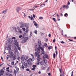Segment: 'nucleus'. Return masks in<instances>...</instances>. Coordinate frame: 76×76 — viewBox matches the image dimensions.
Listing matches in <instances>:
<instances>
[{"instance_id":"obj_1","label":"nucleus","mask_w":76,"mask_h":76,"mask_svg":"<svg viewBox=\"0 0 76 76\" xmlns=\"http://www.w3.org/2000/svg\"><path fill=\"white\" fill-rule=\"evenodd\" d=\"M36 52L34 53V56L35 57H38L37 58V60L38 61H40V58H39V53H40V52H41V50H39V49H35Z\"/></svg>"},{"instance_id":"obj_2","label":"nucleus","mask_w":76,"mask_h":76,"mask_svg":"<svg viewBox=\"0 0 76 76\" xmlns=\"http://www.w3.org/2000/svg\"><path fill=\"white\" fill-rule=\"evenodd\" d=\"M38 44L39 45V47H38V48L37 49H39V50H41L43 52H42L41 53V54H45V52H44V47H41V40H38Z\"/></svg>"},{"instance_id":"obj_3","label":"nucleus","mask_w":76,"mask_h":76,"mask_svg":"<svg viewBox=\"0 0 76 76\" xmlns=\"http://www.w3.org/2000/svg\"><path fill=\"white\" fill-rule=\"evenodd\" d=\"M33 61V60H32V59L31 58H29L28 59L27 61V63L28 64H29V65L31 66V65H32V63H31V61Z\"/></svg>"},{"instance_id":"obj_4","label":"nucleus","mask_w":76,"mask_h":76,"mask_svg":"<svg viewBox=\"0 0 76 76\" xmlns=\"http://www.w3.org/2000/svg\"><path fill=\"white\" fill-rule=\"evenodd\" d=\"M7 50H9V53H10V50H11V46H10V45H8V46L7 47Z\"/></svg>"},{"instance_id":"obj_5","label":"nucleus","mask_w":76,"mask_h":76,"mask_svg":"<svg viewBox=\"0 0 76 76\" xmlns=\"http://www.w3.org/2000/svg\"><path fill=\"white\" fill-rule=\"evenodd\" d=\"M8 42L9 44H12L13 42V40L12 39H8Z\"/></svg>"},{"instance_id":"obj_6","label":"nucleus","mask_w":76,"mask_h":76,"mask_svg":"<svg viewBox=\"0 0 76 76\" xmlns=\"http://www.w3.org/2000/svg\"><path fill=\"white\" fill-rule=\"evenodd\" d=\"M4 70H0V75H3V74H4Z\"/></svg>"},{"instance_id":"obj_7","label":"nucleus","mask_w":76,"mask_h":76,"mask_svg":"<svg viewBox=\"0 0 76 76\" xmlns=\"http://www.w3.org/2000/svg\"><path fill=\"white\" fill-rule=\"evenodd\" d=\"M22 10V8H21V7H17V12H19V10Z\"/></svg>"},{"instance_id":"obj_8","label":"nucleus","mask_w":76,"mask_h":76,"mask_svg":"<svg viewBox=\"0 0 76 76\" xmlns=\"http://www.w3.org/2000/svg\"><path fill=\"white\" fill-rule=\"evenodd\" d=\"M48 57V55L46 54H45L43 56V58L45 59Z\"/></svg>"},{"instance_id":"obj_9","label":"nucleus","mask_w":76,"mask_h":76,"mask_svg":"<svg viewBox=\"0 0 76 76\" xmlns=\"http://www.w3.org/2000/svg\"><path fill=\"white\" fill-rule=\"evenodd\" d=\"M60 76H64V71L62 72V73L60 74Z\"/></svg>"},{"instance_id":"obj_10","label":"nucleus","mask_w":76,"mask_h":76,"mask_svg":"<svg viewBox=\"0 0 76 76\" xmlns=\"http://www.w3.org/2000/svg\"><path fill=\"white\" fill-rule=\"evenodd\" d=\"M25 26L26 27V29H28L29 28V26L28 25V24L26 23Z\"/></svg>"},{"instance_id":"obj_11","label":"nucleus","mask_w":76,"mask_h":76,"mask_svg":"<svg viewBox=\"0 0 76 76\" xmlns=\"http://www.w3.org/2000/svg\"><path fill=\"white\" fill-rule=\"evenodd\" d=\"M11 56H10V58H12V57H13V56H14V54L13 53V52H11V53H10Z\"/></svg>"},{"instance_id":"obj_12","label":"nucleus","mask_w":76,"mask_h":76,"mask_svg":"<svg viewBox=\"0 0 76 76\" xmlns=\"http://www.w3.org/2000/svg\"><path fill=\"white\" fill-rule=\"evenodd\" d=\"M6 10L4 11H3L2 12V13H4V14H6V13H7V10Z\"/></svg>"},{"instance_id":"obj_13","label":"nucleus","mask_w":76,"mask_h":76,"mask_svg":"<svg viewBox=\"0 0 76 76\" xmlns=\"http://www.w3.org/2000/svg\"><path fill=\"white\" fill-rule=\"evenodd\" d=\"M16 55H14V56H12V60H16Z\"/></svg>"},{"instance_id":"obj_14","label":"nucleus","mask_w":76,"mask_h":76,"mask_svg":"<svg viewBox=\"0 0 76 76\" xmlns=\"http://www.w3.org/2000/svg\"><path fill=\"white\" fill-rule=\"evenodd\" d=\"M23 22H21V25H22L23 26V27H24L25 26V24L26 23H23Z\"/></svg>"},{"instance_id":"obj_15","label":"nucleus","mask_w":76,"mask_h":76,"mask_svg":"<svg viewBox=\"0 0 76 76\" xmlns=\"http://www.w3.org/2000/svg\"><path fill=\"white\" fill-rule=\"evenodd\" d=\"M28 17L29 18V19H31V20H34V18H33V17H32H32H31L30 16H28Z\"/></svg>"},{"instance_id":"obj_16","label":"nucleus","mask_w":76,"mask_h":76,"mask_svg":"<svg viewBox=\"0 0 76 76\" xmlns=\"http://www.w3.org/2000/svg\"><path fill=\"white\" fill-rule=\"evenodd\" d=\"M31 56L32 57V58L33 60L34 61L35 60V58H34V56L33 55V54H31Z\"/></svg>"},{"instance_id":"obj_17","label":"nucleus","mask_w":76,"mask_h":76,"mask_svg":"<svg viewBox=\"0 0 76 76\" xmlns=\"http://www.w3.org/2000/svg\"><path fill=\"white\" fill-rule=\"evenodd\" d=\"M43 61L45 63V64H47V60L45 59H44Z\"/></svg>"},{"instance_id":"obj_18","label":"nucleus","mask_w":76,"mask_h":76,"mask_svg":"<svg viewBox=\"0 0 76 76\" xmlns=\"http://www.w3.org/2000/svg\"><path fill=\"white\" fill-rule=\"evenodd\" d=\"M24 65L25 66V67H28V65L27 64V63H24Z\"/></svg>"},{"instance_id":"obj_19","label":"nucleus","mask_w":76,"mask_h":76,"mask_svg":"<svg viewBox=\"0 0 76 76\" xmlns=\"http://www.w3.org/2000/svg\"><path fill=\"white\" fill-rule=\"evenodd\" d=\"M40 64L42 65V66H44V62H43L42 61H41L40 63Z\"/></svg>"},{"instance_id":"obj_20","label":"nucleus","mask_w":76,"mask_h":76,"mask_svg":"<svg viewBox=\"0 0 76 76\" xmlns=\"http://www.w3.org/2000/svg\"><path fill=\"white\" fill-rule=\"evenodd\" d=\"M24 39H26V40H28V38L27 37H23Z\"/></svg>"},{"instance_id":"obj_21","label":"nucleus","mask_w":76,"mask_h":76,"mask_svg":"<svg viewBox=\"0 0 76 76\" xmlns=\"http://www.w3.org/2000/svg\"><path fill=\"white\" fill-rule=\"evenodd\" d=\"M15 45H18V42H15Z\"/></svg>"},{"instance_id":"obj_22","label":"nucleus","mask_w":76,"mask_h":76,"mask_svg":"<svg viewBox=\"0 0 76 76\" xmlns=\"http://www.w3.org/2000/svg\"><path fill=\"white\" fill-rule=\"evenodd\" d=\"M14 64H15V63H14V61L12 62V63H11V64L12 66H13V65H14Z\"/></svg>"},{"instance_id":"obj_23","label":"nucleus","mask_w":76,"mask_h":76,"mask_svg":"<svg viewBox=\"0 0 76 76\" xmlns=\"http://www.w3.org/2000/svg\"><path fill=\"white\" fill-rule=\"evenodd\" d=\"M69 6L68 5H67L66 6H65V8H66V9H69Z\"/></svg>"},{"instance_id":"obj_24","label":"nucleus","mask_w":76,"mask_h":76,"mask_svg":"<svg viewBox=\"0 0 76 76\" xmlns=\"http://www.w3.org/2000/svg\"><path fill=\"white\" fill-rule=\"evenodd\" d=\"M53 56L54 58H55V57H56V54L55 53H53Z\"/></svg>"},{"instance_id":"obj_25","label":"nucleus","mask_w":76,"mask_h":76,"mask_svg":"<svg viewBox=\"0 0 76 76\" xmlns=\"http://www.w3.org/2000/svg\"><path fill=\"white\" fill-rule=\"evenodd\" d=\"M32 31H31L30 32V37H32Z\"/></svg>"},{"instance_id":"obj_26","label":"nucleus","mask_w":76,"mask_h":76,"mask_svg":"<svg viewBox=\"0 0 76 76\" xmlns=\"http://www.w3.org/2000/svg\"><path fill=\"white\" fill-rule=\"evenodd\" d=\"M21 68L23 69H25V67L23 65L21 66Z\"/></svg>"},{"instance_id":"obj_27","label":"nucleus","mask_w":76,"mask_h":76,"mask_svg":"<svg viewBox=\"0 0 76 76\" xmlns=\"http://www.w3.org/2000/svg\"><path fill=\"white\" fill-rule=\"evenodd\" d=\"M39 19H41L42 20V19H43V17H40L39 18Z\"/></svg>"},{"instance_id":"obj_28","label":"nucleus","mask_w":76,"mask_h":76,"mask_svg":"<svg viewBox=\"0 0 76 76\" xmlns=\"http://www.w3.org/2000/svg\"><path fill=\"white\" fill-rule=\"evenodd\" d=\"M59 70L60 72V73L61 74L62 73V72H61V69H59Z\"/></svg>"},{"instance_id":"obj_29","label":"nucleus","mask_w":76,"mask_h":76,"mask_svg":"<svg viewBox=\"0 0 76 76\" xmlns=\"http://www.w3.org/2000/svg\"><path fill=\"white\" fill-rule=\"evenodd\" d=\"M34 33L36 34H37V30H36L34 31Z\"/></svg>"},{"instance_id":"obj_30","label":"nucleus","mask_w":76,"mask_h":76,"mask_svg":"<svg viewBox=\"0 0 76 76\" xmlns=\"http://www.w3.org/2000/svg\"><path fill=\"white\" fill-rule=\"evenodd\" d=\"M53 20L54 21L56 22V18H53Z\"/></svg>"},{"instance_id":"obj_31","label":"nucleus","mask_w":76,"mask_h":76,"mask_svg":"<svg viewBox=\"0 0 76 76\" xmlns=\"http://www.w3.org/2000/svg\"><path fill=\"white\" fill-rule=\"evenodd\" d=\"M45 47H48V45H47V43H45Z\"/></svg>"},{"instance_id":"obj_32","label":"nucleus","mask_w":76,"mask_h":76,"mask_svg":"<svg viewBox=\"0 0 76 76\" xmlns=\"http://www.w3.org/2000/svg\"><path fill=\"white\" fill-rule=\"evenodd\" d=\"M23 55L21 57V60H23Z\"/></svg>"},{"instance_id":"obj_33","label":"nucleus","mask_w":76,"mask_h":76,"mask_svg":"<svg viewBox=\"0 0 76 76\" xmlns=\"http://www.w3.org/2000/svg\"><path fill=\"white\" fill-rule=\"evenodd\" d=\"M9 55H7V60H8L9 59Z\"/></svg>"},{"instance_id":"obj_34","label":"nucleus","mask_w":76,"mask_h":76,"mask_svg":"<svg viewBox=\"0 0 76 76\" xmlns=\"http://www.w3.org/2000/svg\"><path fill=\"white\" fill-rule=\"evenodd\" d=\"M17 41H18L17 39H15L14 40V42H17Z\"/></svg>"},{"instance_id":"obj_35","label":"nucleus","mask_w":76,"mask_h":76,"mask_svg":"<svg viewBox=\"0 0 76 76\" xmlns=\"http://www.w3.org/2000/svg\"><path fill=\"white\" fill-rule=\"evenodd\" d=\"M41 68H42V69H45V67L44 66H41Z\"/></svg>"},{"instance_id":"obj_36","label":"nucleus","mask_w":76,"mask_h":76,"mask_svg":"<svg viewBox=\"0 0 76 76\" xmlns=\"http://www.w3.org/2000/svg\"><path fill=\"white\" fill-rule=\"evenodd\" d=\"M73 76V72L72 71L71 73V76Z\"/></svg>"},{"instance_id":"obj_37","label":"nucleus","mask_w":76,"mask_h":76,"mask_svg":"<svg viewBox=\"0 0 76 76\" xmlns=\"http://www.w3.org/2000/svg\"><path fill=\"white\" fill-rule=\"evenodd\" d=\"M33 68H35V67H37V66H36V65H33Z\"/></svg>"},{"instance_id":"obj_38","label":"nucleus","mask_w":76,"mask_h":76,"mask_svg":"<svg viewBox=\"0 0 76 76\" xmlns=\"http://www.w3.org/2000/svg\"><path fill=\"white\" fill-rule=\"evenodd\" d=\"M67 15H68V14L67 13H66L64 15V16H66Z\"/></svg>"},{"instance_id":"obj_39","label":"nucleus","mask_w":76,"mask_h":76,"mask_svg":"<svg viewBox=\"0 0 76 76\" xmlns=\"http://www.w3.org/2000/svg\"><path fill=\"white\" fill-rule=\"evenodd\" d=\"M5 69V67H4L2 68V69L1 70H5L6 69Z\"/></svg>"},{"instance_id":"obj_40","label":"nucleus","mask_w":76,"mask_h":76,"mask_svg":"<svg viewBox=\"0 0 76 76\" xmlns=\"http://www.w3.org/2000/svg\"><path fill=\"white\" fill-rule=\"evenodd\" d=\"M26 70L27 71V72H28L29 71V69H26Z\"/></svg>"},{"instance_id":"obj_41","label":"nucleus","mask_w":76,"mask_h":76,"mask_svg":"<svg viewBox=\"0 0 76 76\" xmlns=\"http://www.w3.org/2000/svg\"><path fill=\"white\" fill-rule=\"evenodd\" d=\"M33 23L34 24V25L35 24L37 23H36V22L35 21H33Z\"/></svg>"},{"instance_id":"obj_42","label":"nucleus","mask_w":76,"mask_h":76,"mask_svg":"<svg viewBox=\"0 0 76 76\" xmlns=\"http://www.w3.org/2000/svg\"><path fill=\"white\" fill-rule=\"evenodd\" d=\"M12 28L14 30H15V29L16 28V27H13Z\"/></svg>"},{"instance_id":"obj_43","label":"nucleus","mask_w":76,"mask_h":76,"mask_svg":"<svg viewBox=\"0 0 76 76\" xmlns=\"http://www.w3.org/2000/svg\"><path fill=\"white\" fill-rule=\"evenodd\" d=\"M26 33H25L23 34V37H25V36H26Z\"/></svg>"},{"instance_id":"obj_44","label":"nucleus","mask_w":76,"mask_h":76,"mask_svg":"<svg viewBox=\"0 0 76 76\" xmlns=\"http://www.w3.org/2000/svg\"><path fill=\"white\" fill-rule=\"evenodd\" d=\"M18 53V50H15V54H16V53Z\"/></svg>"},{"instance_id":"obj_45","label":"nucleus","mask_w":76,"mask_h":76,"mask_svg":"<svg viewBox=\"0 0 76 76\" xmlns=\"http://www.w3.org/2000/svg\"><path fill=\"white\" fill-rule=\"evenodd\" d=\"M34 25L35 26H38V24L37 23H36V24H35Z\"/></svg>"},{"instance_id":"obj_46","label":"nucleus","mask_w":76,"mask_h":76,"mask_svg":"<svg viewBox=\"0 0 76 76\" xmlns=\"http://www.w3.org/2000/svg\"><path fill=\"white\" fill-rule=\"evenodd\" d=\"M22 37V35H20L19 36V38H21Z\"/></svg>"},{"instance_id":"obj_47","label":"nucleus","mask_w":76,"mask_h":76,"mask_svg":"<svg viewBox=\"0 0 76 76\" xmlns=\"http://www.w3.org/2000/svg\"><path fill=\"white\" fill-rule=\"evenodd\" d=\"M56 15H56L57 17V18H59V15H58V14L57 13Z\"/></svg>"},{"instance_id":"obj_48","label":"nucleus","mask_w":76,"mask_h":76,"mask_svg":"<svg viewBox=\"0 0 76 76\" xmlns=\"http://www.w3.org/2000/svg\"><path fill=\"white\" fill-rule=\"evenodd\" d=\"M18 31L20 33V34H22V31H21V30H18Z\"/></svg>"},{"instance_id":"obj_49","label":"nucleus","mask_w":76,"mask_h":76,"mask_svg":"<svg viewBox=\"0 0 76 76\" xmlns=\"http://www.w3.org/2000/svg\"><path fill=\"white\" fill-rule=\"evenodd\" d=\"M17 29H18V31H19V30H20V28H19V27H17Z\"/></svg>"},{"instance_id":"obj_50","label":"nucleus","mask_w":76,"mask_h":76,"mask_svg":"<svg viewBox=\"0 0 76 76\" xmlns=\"http://www.w3.org/2000/svg\"><path fill=\"white\" fill-rule=\"evenodd\" d=\"M56 56H57V54H58V53H57V50H56Z\"/></svg>"},{"instance_id":"obj_51","label":"nucleus","mask_w":76,"mask_h":76,"mask_svg":"<svg viewBox=\"0 0 76 76\" xmlns=\"http://www.w3.org/2000/svg\"><path fill=\"white\" fill-rule=\"evenodd\" d=\"M33 16L34 18H35V15L34 14H33Z\"/></svg>"},{"instance_id":"obj_52","label":"nucleus","mask_w":76,"mask_h":76,"mask_svg":"<svg viewBox=\"0 0 76 76\" xmlns=\"http://www.w3.org/2000/svg\"><path fill=\"white\" fill-rule=\"evenodd\" d=\"M50 47H51V46H49L48 47V49H49V50H50V49H51V48H50Z\"/></svg>"},{"instance_id":"obj_53","label":"nucleus","mask_w":76,"mask_h":76,"mask_svg":"<svg viewBox=\"0 0 76 76\" xmlns=\"http://www.w3.org/2000/svg\"><path fill=\"white\" fill-rule=\"evenodd\" d=\"M12 39H16V38L15 37H12Z\"/></svg>"},{"instance_id":"obj_54","label":"nucleus","mask_w":76,"mask_h":76,"mask_svg":"<svg viewBox=\"0 0 76 76\" xmlns=\"http://www.w3.org/2000/svg\"><path fill=\"white\" fill-rule=\"evenodd\" d=\"M70 2H69V1H68V5H70Z\"/></svg>"},{"instance_id":"obj_55","label":"nucleus","mask_w":76,"mask_h":76,"mask_svg":"<svg viewBox=\"0 0 76 76\" xmlns=\"http://www.w3.org/2000/svg\"><path fill=\"white\" fill-rule=\"evenodd\" d=\"M49 37H51V34H49L48 35Z\"/></svg>"},{"instance_id":"obj_56","label":"nucleus","mask_w":76,"mask_h":76,"mask_svg":"<svg viewBox=\"0 0 76 76\" xmlns=\"http://www.w3.org/2000/svg\"><path fill=\"white\" fill-rule=\"evenodd\" d=\"M16 47H17V48H19V46L18 45H16Z\"/></svg>"},{"instance_id":"obj_57","label":"nucleus","mask_w":76,"mask_h":76,"mask_svg":"<svg viewBox=\"0 0 76 76\" xmlns=\"http://www.w3.org/2000/svg\"><path fill=\"white\" fill-rule=\"evenodd\" d=\"M22 29H23V30L24 31H25V28H23Z\"/></svg>"},{"instance_id":"obj_58","label":"nucleus","mask_w":76,"mask_h":76,"mask_svg":"<svg viewBox=\"0 0 76 76\" xmlns=\"http://www.w3.org/2000/svg\"><path fill=\"white\" fill-rule=\"evenodd\" d=\"M45 41L46 42H47L48 41V39H46Z\"/></svg>"},{"instance_id":"obj_59","label":"nucleus","mask_w":76,"mask_h":76,"mask_svg":"<svg viewBox=\"0 0 76 76\" xmlns=\"http://www.w3.org/2000/svg\"><path fill=\"white\" fill-rule=\"evenodd\" d=\"M26 41H27V40H26L24 39L23 41L24 42H26Z\"/></svg>"},{"instance_id":"obj_60","label":"nucleus","mask_w":76,"mask_h":76,"mask_svg":"<svg viewBox=\"0 0 76 76\" xmlns=\"http://www.w3.org/2000/svg\"><path fill=\"white\" fill-rule=\"evenodd\" d=\"M69 41H73V40L72 39H69Z\"/></svg>"},{"instance_id":"obj_61","label":"nucleus","mask_w":76,"mask_h":76,"mask_svg":"<svg viewBox=\"0 0 76 76\" xmlns=\"http://www.w3.org/2000/svg\"><path fill=\"white\" fill-rule=\"evenodd\" d=\"M66 7V5H64V6H63V8H64Z\"/></svg>"},{"instance_id":"obj_62","label":"nucleus","mask_w":76,"mask_h":76,"mask_svg":"<svg viewBox=\"0 0 76 76\" xmlns=\"http://www.w3.org/2000/svg\"><path fill=\"white\" fill-rule=\"evenodd\" d=\"M32 70H35V68H34L32 69Z\"/></svg>"},{"instance_id":"obj_63","label":"nucleus","mask_w":76,"mask_h":76,"mask_svg":"<svg viewBox=\"0 0 76 76\" xmlns=\"http://www.w3.org/2000/svg\"><path fill=\"white\" fill-rule=\"evenodd\" d=\"M23 26H20V28H23Z\"/></svg>"},{"instance_id":"obj_64","label":"nucleus","mask_w":76,"mask_h":76,"mask_svg":"<svg viewBox=\"0 0 76 76\" xmlns=\"http://www.w3.org/2000/svg\"><path fill=\"white\" fill-rule=\"evenodd\" d=\"M9 76H13V75H12V74H11Z\"/></svg>"}]
</instances>
